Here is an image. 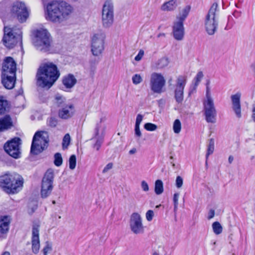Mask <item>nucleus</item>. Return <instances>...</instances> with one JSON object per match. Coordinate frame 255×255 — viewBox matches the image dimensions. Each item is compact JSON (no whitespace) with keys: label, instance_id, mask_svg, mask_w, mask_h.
<instances>
[{"label":"nucleus","instance_id":"30","mask_svg":"<svg viewBox=\"0 0 255 255\" xmlns=\"http://www.w3.org/2000/svg\"><path fill=\"white\" fill-rule=\"evenodd\" d=\"M169 60L166 57L159 59L155 63V67L157 69H162L166 67L169 64Z\"/></svg>","mask_w":255,"mask_h":255},{"label":"nucleus","instance_id":"62","mask_svg":"<svg viewBox=\"0 0 255 255\" xmlns=\"http://www.w3.org/2000/svg\"><path fill=\"white\" fill-rule=\"evenodd\" d=\"M62 146L63 147H64V138H63V140H62Z\"/></svg>","mask_w":255,"mask_h":255},{"label":"nucleus","instance_id":"15","mask_svg":"<svg viewBox=\"0 0 255 255\" xmlns=\"http://www.w3.org/2000/svg\"><path fill=\"white\" fill-rule=\"evenodd\" d=\"M131 231L135 234H141L144 232V226L141 216L137 213H132L129 220Z\"/></svg>","mask_w":255,"mask_h":255},{"label":"nucleus","instance_id":"60","mask_svg":"<svg viewBox=\"0 0 255 255\" xmlns=\"http://www.w3.org/2000/svg\"><path fill=\"white\" fill-rule=\"evenodd\" d=\"M2 255H10V254L8 252H5Z\"/></svg>","mask_w":255,"mask_h":255},{"label":"nucleus","instance_id":"20","mask_svg":"<svg viewBox=\"0 0 255 255\" xmlns=\"http://www.w3.org/2000/svg\"><path fill=\"white\" fill-rule=\"evenodd\" d=\"M54 112H57L59 117L63 119L64 117V99L62 95H56L52 108Z\"/></svg>","mask_w":255,"mask_h":255},{"label":"nucleus","instance_id":"14","mask_svg":"<svg viewBox=\"0 0 255 255\" xmlns=\"http://www.w3.org/2000/svg\"><path fill=\"white\" fill-rule=\"evenodd\" d=\"M204 114L208 123H215L217 111L213 100H204L203 102Z\"/></svg>","mask_w":255,"mask_h":255},{"label":"nucleus","instance_id":"41","mask_svg":"<svg viewBox=\"0 0 255 255\" xmlns=\"http://www.w3.org/2000/svg\"><path fill=\"white\" fill-rule=\"evenodd\" d=\"M142 79L139 74H136L132 77V81L134 84L137 85L141 82Z\"/></svg>","mask_w":255,"mask_h":255},{"label":"nucleus","instance_id":"36","mask_svg":"<svg viewBox=\"0 0 255 255\" xmlns=\"http://www.w3.org/2000/svg\"><path fill=\"white\" fill-rule=\"evenodd\" d=\"M181 124L179 120L176 119L174 121L173 125V129L175 133H179L181 131Z\"/></svg>","mask_w":255,"mask_h":255},{"label":"nucleus","instance_id":"40","mask_svg":"<svg viewBox=\"0 0 255 255\" xmlns=\"http://www.w3.org/2000/svg\"><path fill=\"white\" fill-rule=\"evenodd\" d=\"M144 128L147 131H154L157 129V127L155 124L147 123L144 124Z\"/></svg>","mask_w":255,"mask_h":255},{"label":"nucleus","instance_id":"9","mask_svg":"<svg viewBox=\"0 0 255 255\" xmlns=\"http://www.w3.org/2000/svg\"><path fill=\"white\" fill-rule=\"evenodd\" d=\"M105 34L99 32L95 33L92 38L91 52L95 56H100L104 50Z\"/></svg>","mask_w":255,"mask_h":255},{"label":"nucleus","instance_id":"5","mask_svg":"<svg viewBox=\"0 0 255 255\" xmlns=\"http://www.w3.org/2000/svg\"><path fill=\"white\" fill-rule=\"evenodd\" d=\"M46 8L47 19L55 22H60L62 20L64 10L63 1H52L47 4Z\"/></svg>","mask_w":255,"mask_h":255},{"label":"nucleus","instance_id":"49","mask_svg":"<svg viewBox=\"0 0 255 255\" xmlns=\"http://www.w3.org/2000/svg\"><path fill=\"white\" fill-rule=\"evenodd\" d=\"M134 134L135 136L138 138H140L141 136V132L140 130L139 126H135L134 128Z\"/></svg>","mask_w":255,"mask_h":255},{"label":"nucleus","instance_id":"21","mask_svg":"<svg viewBox=\"0 0 255 255\" xmlns=\"http://www.w3.org/2000/svg\"><path fill=\"white\" fill-rule=\"evenodd\" d=\"M172 33L176 40H182L184 35L183 23L175 20L172 26Z\"/></svg>","mask_w":255,"mask_h":255},{"label":"nucleus","instance_id":"32","mask_svg":"<svg viewBox=\"0 0 255 255\" xmlns=\"http://www.w3.org/2000/svg\"><path fill=\"white\" fill-rule=\"evenodd\" d=\"M155 193L157 195H160L163 192V182L160 180H157L155 182Z\"/></svg>","mask_w":255,"mask_h":255},{"label":"nucleus","instance_id":"18","mask_svg":"<svg viewBox=\"0 0 255 255\" xmlns=\"http://www.w3.org/2000/svg\"><path fill=\"white\" fill-rule=\"evenodd\" d=\"M39 228V225H33L32 229L31 249L32 252L35 254H37L39 252L40 249Z\"/></svg>","mask_w":255,"mask_h":255},{"label":"nucleus","instance_id":"56","mask_svg":"<svg viewBox=\"0 0 255 255\" xmlns=\"http://www.w3.org/2000/svg\"><path fill=\"white\" fill-rule=\"evenodd\" d=\"M136 152V149L135 148H133L129 150V153L130 154H134Z\"/></svg>","mask_w":255,"mask_h":255},{"label":"nucleus","instance_id":"43","mask_svg":"<svg viewBox=\"0 0 255 255\" xmlns=\"http://www.w3.org/2000/svg\"><path fill=\"white\" fill-rule=\"evenodd\" d=\"M210 86H206V98L205 100H213Z\"/></svg>","mask_w":255,"mask_h":255},{"label":"nucleus","instance_id":"53","mask_svg":"<svg viewBox=\"0 0 255 255\" xmlns=\"http://www.w3.org/2000/svg\"><path fill=\"white\" fill-rule=\"evenodd\" d=\"M215 216V211L213 209L210 210L208 213V219L210 220L212 219Z\"/></svg>","mask_w":255,"mask_h":255},{"label":"nucleus","instance_id":"64","mask_svg":"<svg viewBox=\"0 0 255 255\" xmlns=\"http://www.w3.org/2000/svg\"><path fill=\"white\" fill-rule=\"evenodd\" d=\"M153 255H159V254L156 252L154 253Z\"/></svg>","mask_w":255,"mask_h":255},{"label":"nucleus","instance_id":"28","mask_svg":"<svg viewBox=\"0 0 255 255\" xmlns=\"http://www.w3.org/2000/svg\"><path fill=\"white\" fill-rule=\"evenodd\" d=\"M9 104L5 97L0 96V115H3L9 111Z\"/></svg>","mask_w":255,"mask_h":255},{"label":"nucleus","instance_id":"44","mask_svg":"<svg viewBox=\"0 0 255 255\" xmlns=\"http://www.w3.org/2000/svg\"><path fill=\"white\" fill-rule=\"evenodd\" d=\"M146 219L148 221H151L154 216V212L152 210H149L146 213Z\"/></svg>","mask_w":255,"mask_h":255},{"label":"nucleus","instance_id":"31","mask_svg":"<svg viewBox=\"0 0 255 255\" xmlns=\"http://www.w3.org/2000/svg\"><path fill=\"white\" fill-rule=\"evenodd\" d=\"M99 134V129L98 128H96V142L93 145V147L96 148L97 150H99L103 141V138L102 137H97Z\"/></svg>","mask_w":255,"mask_h":255},{"label":"nucleus","instance_id":"57","mask_svg":"<svg viewBox=\"0 0 255 255\" xmlns=\"http://www.w3.org/2000/svg\"><path fill=\"white\" fill-rule=\"evenodd\" d=\"M253 118L254 121L255 122V107L254 108V109L253 110Z\"/></svg>","mask_w":255,"mask_h":255},{"label":"nucleus","instance_id":"19","mask_svg":"<svg viewBox=\"0 0 255 255\" xmlns=\"http://www.w3.org/2000/svg\"><path fill=\"white\" fill-rule=\"evenodd\" d=\"M11 219L8 216L0 217V238L1 239L6 238L9 229Z\"/></svg>","mask_w":255,"mask_h":255},{"label":"nucleus","instance_id":"2","mask_svg":"<svg viewBox=\"0 0 255 255\" xmlns=\"http://www.w3.org/2000/svg\"><path fill=\"white\" fill-rule=\"evenodd\" d=\"M23 185V179L18 174L6 172L0 176V186L8 194L19 192Z\"/></svg>","mask_w":255,"mask_h":255},{"label":"nucleus","instance_id":"13","mask_svg":"<svg viewBox=\"0 0 255 255\" xmlns=\"http://www.w3.org/2000/svg\"><path fill=\"white\" fill-rule=\"evenodd\" d=\"M187 83V77L180 75L177 77L174 91V98L176 103L182 104L184 99V89Z\"/></svg>","mask_w":255,"mask_h":255},{"label":"nucleus","instance_id":"35","mask_svg":"<svg viewBox=\"0 0 255 255\" xmlns=\"http://www.w3.org/2000/svg\"><path fill=\"white\" fill-rule=\"evenodd\" d=\"M212 228L214 233L216 235L220 234L222 232V227L218 222H215L213 223Z\"/></svg>","mask_w":255,"mask_h":255},{"label":"nucleus","instance_id":"55","mask_svg":"<svg viewBox=\"0 0 255 255\" xmlns=\"http://www.w3.org/2000/svg\"><path fill=\"white\" fill-rule=\"evenodd\" d=\"M234 160V157L232 155H230L228 158V161L230 164H231Z\"/></svg>","mask_w":255,"mask_h":255},{"label":"nucleus","instance_id":"11","mask_svg":"<svg viewBox=\"0 0 255 255\" xmlns=\"http://www.w3.org/2000/svg\"><path fill=\"white\" fill-rule=\"evenodd\" d=\"M20 141L21 140L19 137H14L11 140L7 141L3 147L5 151L14 158H19Z\"/></svg>","mask_w":255,"mask_h":255},{"label":"nucleus","instance_id":"1","mask_svg":"<svg viewBox=\"0 0 255 255\" xmlns=\"http://www.w3.org/2000/svg\"><path fill=\"white\" fill-rule=\"evenodd\" d=\"M60 75L55 65L52 63L44 64L39 68L37 74V85L42 88H50Z\"/></svg>","mask_w":255,"mask_h":255},{"label":"nucleus","instance_id":"37","mask_svg":"<svg viewBox=\"0 0 255 255\" xmlns=\"http://www.w3.org/2000/svg\"><path fill=\"white\" fill-rule=\"evenodd\" d=\"M69 168L71 170H73L75 168L76 166V157L75 155H72L69 159Z\"/></svg>","mask_w":255,"mask_h":255},{"label":"nucleus","instance_id":"63","mask_svg":"<svg viewBox=\"0 0 255 255\" xmlns=\"http://www.w3.org/2000/svg\"><path fill=\"white\" fill-rule=\"evenodd\" d=\"M172 167H174L175 166V164L174 163L171 162Z\"/></svg>","mask_w":255,"mask_h":255},{"label":"nucleus","instance_id":"3","mask_svg":"<svg viewBox=\"0 0 255 255\" xmlns=\"http://www.w3.org/2000/svg\"><path fill=\"white\" fill-rule=\"evenodd\" d=\"M219 8L218 4L213 3L205 19V28L209 35H214L217 31L219 24Z\"/></svg>","mask_w":255,"mask_h":255},{"label":"nucleus","instance_id":"61","mask_svg":"<svg viewBox=\"0 0 255 255\" xmlns=\"http://www.w3.org/2000/svg\"><path fill=\"white\" fill-rule=\"evenodd\" d=\"M205 164H206V166L207 167V166H208V159L207 160L206 158Z\"/></svg>","mask_w":255,"mask_h":255},{"label":"nucleus","instance_id":"42","mask_svg":"<svg viewBox=\"0 0 255 255\" xmlns=\"http://www.w3.org/2000/svg\"><path fill=\"white\" fill-rule=\"evenodd\" d=\"M73 11V8L69 4L65 3V16L71 14Z\"/></svg>","mask_w":255,"mask_h":255},{"label":"nucleus","instance_id":"24","mask_svg":"<svg viewBox=\"0 0 255 255\" xmlns=\"http://www.w3.org/2000/svg\"><path fill=\"white\" fill-rule=\"evenodd\" d=\"M12 127V121L9 115H6L0 118V132L10 129Z\"/></svg>","mask_w":255,"mask_h":255},{"label":"nucleus","instance_id":"50","mask_svg":"<svg viewBox=\"0 0 255 255\" xmlns=\"http://www.w3.org/2000/svg\"><path fill=\"white\" fill-rule=\"evenodd\" d=\"M113 167V164L112 163H109L106 166L104 167L103 170V173H106L108 172L110 170H111Z\"/></svg>","mask_w":255,"mask_h":255},{"label":"nucleus","instance_id":"59","mask_svg":"<svg viewBox=\"0 0 255 255\" xmlns=\"http://www.w3.org/2000/svg\"><path fill=\"white\" fill-rule=\"evenodd\" d=\"M210 81L209 80H207L206 83V86H210Z\"/></svg>","mask_w":255,"mask_h":255},{"label":"nucleus","instance_id":"54","mask_svg":"<svg viewBox=\"0 0 255 255\" xmlns=\"http://www.w3.org/2000/svg\"><path fill=\"white\" fill-rule=\"evenodd\" d=\"M179 194L178 193H175L173 197L174 204H178V198Z\"/></svg>","mask_w":255,"mask_h":255},{"label":"nucleus","instance_id":"23","mask_svg":"<svg viewBox=\"0 0 255 255\" xmlns=\"http://www.w3.org/2000/svg\"><path fill=\"white\" fill-rule=\"evenodd\" d=\"M16 82V74H1V83L3 86L7 89H12L15 85Z\"/></svg>","mask_w":255,"mask_h":255},{"label":"nucleus","instance_id":"22","mask_svg":"<svg viewBox=\"0 0 255 255\" xmlns=\"http://www.w3.org/2000/svg\"><path fill=\"white\" fill-rule=\"evenodd\" d=\"M240 97L241 95L239 93L231 96L232 108L238 118H241L242 117Z\"/></svg>","mask_w":255,"mask_h":255},{"label":"nucleus","instance_id":"16","mask_svg":"<svg viewBox=\"0 0 255 255\" xmlns=\"http://www.w3.org/2000/svg\"><path fill=\"white\" fill-rule=\"evenodd\" d=\"M12 11L20 22H24L28 16V12L24 3L17 1L12 6Z\"/></svg>","mask_w":255,"mask_h":255},{"label":"nucleus","instance_id":"52","mask_svg":"<svg viewBox=\"0 0 255 255\" xmlns=\"http://www.w3.org/2000/svg\"><path fill=\"white\" fill-rule=\"evenodd\" d=\"M48 124L52 127H55L57 124V121L54 118H50L48 121Z\"/></svg>","mask_w":255,"mask_h":255},{"label":"nucleus","instance_id":"39","mask_svg":"<svg viewBox=\"0 0 255 255\" xmlns=\"http://www.w3.org/2000/svg\"><path fill=\"white\" fill-rule=\"evenodd\" d=\"M52 251V245L48 242L45 243V245L42 250L43 255H47Z\"/></svg>","mask_w":255,"mask_h":255},{"label":"nucleus","instance_id":"38","mask_svg":"<svg viewBox=\"0 0 255 255\" xmlns=\"http://www.w3.org/2000/svg\"><path fill=\"white\" fill-rule=\"evenodd\" d=\"M54 163L57 166L61 165L62 163V157L61 154L56 153L54 155Z\"/></svg>","mask_w":255,"mask_h":255},{"label":"nucleus","instance_id":"7","mask_svg":"<svg viewBox=\"0 0 255 255\" xmlns=\"http://www.w3.org/2000/svg\"><path fill=\"white\" fill-rule=\"evenodd\" d=\"M50 34L46 29H40L35 31L33 43L36 48L41 51H47L50 46Z\"/></svg>","mask_w":255,"mask_h":255},{"label":"nucleus","instance_id":"48","mask_svg":"<svg viewBox=\"0 0 255 255\" xmlns=\"http://www.w3.org/2000/svg\"><path fill=\"white\" fill-rule=\"evenodd\" d=\"M141 186L143 191L147 192L149 190L148 185L145 181L143 180L141 181Z\"/></svg>","mask_w":255,"mask_h":255},{"label":"nucleus","instance_id":"26","mask_svg":"<svg viewBox=\"0 0 255 255\" xmlns=\"http://www.w3.org/2000/svg\"><path fill=\"white\" fill-rule=\"evenodd\" d=\"M76 112L74 104L68 103L65 105V119L72 118Z\"/></svg>","mask_w":255,"mask_h":255},{"label":"nucleus","instance_id":"27","mask_svg":"<svg viewBox=\"0 0 255 255\" xmlns=\"http://www.w3.org/2000/svg\"><path fill=\"white\" fill-rule=\"evenodd\" d=\"M190 9L191 6L190 5H186L179 12V13L178 15L177 16L175 20L183 23L184 21L188 16Z\"/></svg>","mask_w":255,"mask_h":255},{"label":"nucleus","instance_id":"6","mask_svg":"<svg viewBox=\"0 0 255 255\" xmlns=\"http://www.w3.org/2000/svg\"><path fill=\"white\" fill-rule=\"evenodd\" d=\"M48 134L46 131H37L33 137L31 146V152L38 154L48 146Z\"/></svg>","mask_w":255,"mask_h":255},{"label":"nucleus","instance_id":"33","mask_svg":"<svg viewBox=\"0 0 255 255\" xmlns=\"http://www.w3.org/2000/svg\"><path fill=\"white\" fill-rule=\"evenodd\" d=\"M214 139L213 138H211L209 140L207 153L206 155V158L207 160L208 159L209 156L212 154L214 151Z\"/></svg>","mask_w":255,"mask_h":255},{"label":"nucleus","instance_id":"45","mask_svg":"<svg viewBox=\"0 0 255 255\" xmlns=\"http://www.w3.org/2000/svg\"><path fill=\"white\" fill-rule=\"evenodd\" d=\"M175 184L178 188H180L182 187L183 185V179L181 176H178L176 177Z\"/></svg>","mask_w":255,"mask_h":255},{"label":"nucleus","instance_id":"25","mask_svg":"<svg viewBox=\"0 0 255 255\" xmlns=\"http://www.w3.org/2000/svg\"><path fill=\"white\" fill-rule=\"evenodd\" d=\"M77 80L72 74H69L65 77V92H70L72 89L77 83Z\"/></svg>","mask_w":255,"mask_h":255},{"label":"nucleus","instance_id":"29","mask_svg":"<svg viewBox=\"0 0 255 255\" xmlns=\"http://www.w3.org/2000/svg\"><path fill=\"white\" fill-rule=\"evenodd\" d=\"M177 6V4L176 0H170L164 3L162 5L161 9L163 11H172L176 8Z\"/></svg>","mask_w":255,"mask_h":255},{"label":"nucleus","instance_id":"47","mask_svg":"<svg viewBox=\"0 0 255 255\" xmlns=\"http://www.w3.org/2000/svg\"><path fill=\"white\" fill-rule=\"evenodd\" d=\"M143 116L140 114H138L136 116L135 126H139L143 120Z\"/></svg>","mask_w":255,"mask_h":255},{"label":"nucleus","instance_id":"46","mask_svg":"<svg viewBox=\"0 0 255 255\" xmlns=\"http://www.w3.org/2000/svg\"><path fill=\"white\" fill-rule=\"evenodd\" d=\"M71 142V137L69 133L65 134V148L70 145Z\"/></svg>","mask_w":255,"mask_h":255},{"label":"nucleus","instance_id":"8","mask_svg":"<svg viewBox=\"0 0 255 255\" xmlns=\"http://www.w3.org/2000/svg\"><path fill=\"white\" fill-rule=\"evenodd\" d=\"M166 80L161 73L153 72L151 74L149 85L151 90L156 94L164 92Z\"/></svg>","mask_w":255,"mask_h":255},{"label":"nucleus","instance_id":"51","mask_svg":"<svg viewBox=\"0 0 255 255\" xmlns=\"http://www.w3.org/2000/svg\"><path fill=\"white\" fill-rule=\"evenodd\" d=\"M144 55V51L140 50L138 54L135 57V60L137 61H140Z\"/></svg>","mask_w":255,"mask_h":255},{"label":"nucleus","instance_id":"12","mask_svg":"<svg viewBox=\"0 0 255 255\" xmlns=\"http://www.w3.org/2000/svg\"><path fill=\"white\" fill-rule=\"evenodd\" d=\"M53 170L51 169L47 170L42 180L41 190L42 197L46 198L51 193L53 189Z\"/></svg>","mask_w":255,"mask_h":255},{"label":"nucleus","instance_id":"10","mask_svg":"<svg viewBox=\"0 0 255 255\" xmlns=\"http://www.w3.org/2000/svg\"><path fill=\"white\" fill-rule=\"evenodd\" d=\"M102 23L104 27H109L114 22V7L113 3L107 0L103 7Z\"/></svg>","mask_w":255,"mask_h":255},{"label":"nucleus","instance_id":"34","mask_svg":"<svg viewBox=\"0 0 255 255\" xmlns=\"http://www.w3.org/2000/svg\"><path fill=\"white\" fill-rule=\"evenodd\" d=\"M203 73L202 71L198 72L194 78L193 81V84L194 85L193 89L195 90L197 87L198 86L199 83H200L203 77Z\"/></svg>","mask_w":255,"mask_h":255},{"label":"nucleus","instance_id":"58","mask_svg":"<svg viewBox=\"0 0 255 255\" xmlns=\"http://www.w3.org/2000/svg\"><path fill=\"white\" fill-rule=\"evenodd\" d=\"M178 204H174V211H176L177 208H178Z\"/></svg>","mask_w":255,"mask_h":255},{"label":"nucleus","instance_id":"17","mask_svg":"<svg viewBox=\"0 0 255 255\" xmlns=\"http://www.w3.org/2000/svg\"><path fill=\"white\" fill-rule=\"evenodd\" d=\"M16 71V64L11 57H6L3 60L2 65V74L15 75Z\"/></svg>","mask_w":255,"mask_h":255},{"label":"nucleus","instance_id":"4","mask_svg":"<svg viewBox=\"0 0 255 255\" xmlns=\"http://www.w3.org/2000/svg\"><path fill=\"white\" fill-rule=\"evenodd\" d=\"M2 41L4 45L8 49L14 48L17 44L21 45L22 35L20 30L18 29L16 32L13 28L5 26Z\"/></svg>","mask_w":255,"mask_h":255}]
</instances>
